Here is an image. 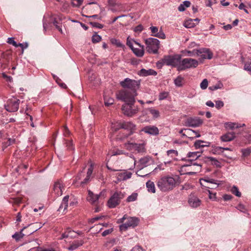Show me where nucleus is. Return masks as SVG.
I'll list each match as a JSON object with an SVG mask.
<instances>
[{"mask_svg": "<svg viewBox=\"0 0 251 251\" xmlns=\"http://www.w3.org/2000/svg\"><path fill=\"white\" fill-rule=\"evenodd\" d=\"M139 219L136 217H128L125 215L122 218L118 220L117 223L121 224L119 226L121 231H126L129 227H134L139 224Z\"/></svg>", "mask_w": 251, "mask_h": 251, "instance_id": "nucleus-1", "label": "nucleus"}, {"mask_svg": "<svg viewBox=\"0 0 251 251\" xmlns=\"http://www.w3.org/2000/svg\"><path fill=\"white\" fill-rule=\"evenodd\" d=\"M176 181L171 176H165L161 178L157 182L158 188L163 192L171 190L175 186Z\"/></svg>", "mask_w": 251, "mask_h": 251, "instance_id": "nucleus-2", "label": "nucleus"}, {"mask_svg": "<svg viewBox=\"0 0 251 251\" xmlns=\"http://www.w3.org/2000/svg\"><path fill=\"white\" fill-rule=\"evenodd\" d=\"M125 193L119 191H116L111 196L107 201V205L110 208H113L118 205L121 200L125 197Z\"/></svg>", "mask_w": 251, "mask_h": 251, "instance_id": "nucleus-3", "label": "nucleus"}, {"mask_svg": "<svg viewBox=\"0 0 251 251\" xmlns=\"http://www.w3.org/2000/svg\"><path fill=\"white\" fill-rule=\"evenodd\" d=\"M199 65V62L197 60L186 58L181 60L178 66V71H183L188 69L195 68Z\"/></svg>", "mask_w": 251, "mask_h": 251, "instance_id": "nucleus-4", "label": "nucleus"}, {"mask_svg": "<svg viewBox=\"0 0 251 251\" xmlns=\"http://www.w3.org/2000/svg\"><path fill=\"white\" fill-rule=\"evenodd\" d=\"M136 92H134L132 94L126 90H121L116 94L117 99L121 100L126 103L131 102L134 103L135 101V97L137 96Z\"/></svg>", "mask_w": 251, "mask_h": 251, "instance_id": "nucleus-5", "label": "nucleus"}, {"mask_svg": "<svg viewBox=\"0 0 251 251\" xmlns=\"http://www.w3.org/2000/svg\"><path fill=\"white\" fill-rule=\"evenodd\" d=\"M146 49L148 52L155 54L158 52L160 47V42L156 38H149L145 40Z\"/></svg>", "mask_w": 251, "mask_h": 251, "instance_id": "nucleus-6", "label": "nucleus"}, {"mask_svg": "<svg viewBox=\"0 0 251 251\" xmlns=\"http://www.w3.org/2000/svg\"><path fill=\"white\" fill-rule=\"evenodd\" d=\"M141 81L140 80L131 79L129 78H126L124 80L120 81L121 86L124 88L130 89L134 92L139 88Z\"/></svg>", "mask_w": 251, "mask_h": 251, "instance_id": "nucleus-7", "label": "nucleus"}, {"mask_svg": "<svg viewBox=\"0 0 251 251\" xmlns=\"http://www.w3.org/2000/svg\"><path fill=\"white\" fill-rule=\"evenodd\" d=\"M187 156L189 158H192V159H188L187 160V162L189 163V164H187L186 166H189L193 165L194 166H196V169H195V171H196V172H189L188 174L192 175L197 172H200L201 166L194 162V161L200 156V153L198 151L189 152L187 153Z\"/></svg>", "mask_w": 251, "mask_h": 251, "instance_id": "nucleus-8", "label": "nucleus"}, {"mask_svg": "<svg viewBox=\"0 0 251 251\" xmlns=\"http://www.w3.org/2000/svg\"><path fill=\"white\" fill-rule=\"evenodd\" d=\"M122 110L125 115L132 117L138 113L139 108L137 106L134 105V103L129 102L123 104Z\"/></svg>", "mask_w": 251, "mask_h": 251, "instance_id": "nucleus-9", "label": "nucleus"}, {"mask_svg": "<svg viewBox=\"0 0 251 251\" xmlns=\"http://www.w3.org/2000/svg\"><path fill=\"white\" fill-rule=\"evenodd\" d=\"M181 56L180 55L165 56L162 59L164 64L173 67H176L178 69V66L180 62Z\"/></svg>", "mask_w": 251, "mask_h": 251, "instance_id": "nucleus-10", "label": "nucleus"}, {"mask_svg": "<svg viewBox=\"0 0 251 251\" xmlns=\"http://www.w3.org/2000/svg\"><path fill=\"white\" fill-rule=\"evenodd\" d=\"M65 190L64 184L61 180H57L54 182L53 187V193L55 197L61 196Z\"/></svg>", "mask_w": 251, "mask_h": 251, "instance_id": "nucleus-11", "label": "nucleus"}, {"mask_svg": "<svg viewBox=\"0 0 251 251\" xmlns=\"http://www.w3.org/2000/svg\"><path fill=\"white\" fill-rule=\"evenodd\" d=\"M20 100L14 98L8 100L7 104L5 105V109L7 111L13 112L17 111L19 109Z\"/></svg>", "mask_w": 251, "mask_h": 251, "instance_id": "nucleus-12", "label": "nucleus"}, {"mask_svg": "<svg viewBox=\"0 0 251 251\" xmlns=\"http://www.w3.org/2000/svg\"><path fill=\"white\" fill-rule=\"evenodd\" d=\"M154 160L152 157L150 156H144L139 160L138 167L140 169L153 164Z\"/></svg>", "mask_w": 251, "mask_h": 251, "instance_id": "nucleus-13", "label": "nucleus"}, {"mask_svg": "<svg viewBox=\"0 0 251 251\" xmlns=\"http://www.w3.org/2000/svg\"><path fill=\"white\" fill-rule=\"evenodd\" d=\"M213 53L208 48H201L198 49V56L203 59H211L213 57Z\"/></svg>", "mask_w": 251, "mask_h": 251, "instance_id": "nucleus-14", "label": "nucleus"}, {"mask_svg": "<svg viewBox=\"0 0 251 251\" xmlns=\"http://www.w3.org/2000/svg\"><path fill=\"white\" fill-rule=\"evenodd\" d=\"M115 175L117 180L115 181V182L118 183L120 181H125L131 178L132 173L130 172L124 171L123 172H118Z\"/></svg>", "mask_w": 251, "mask_h": 251, "instance_id": "nucleus-15", "label": "nucleus"}, {"mask_svg": "<svg viewBox=\"0 0 251 251\" xmlns=\"http://www.w3.org/2000/svg\"><path fill=\"white\" fill-rule=\"evenodd\" d=\"M122 129L129 132V135L132 134L136 129V126L131 122H122Z\"/></svg>", "mask_w": 251, "mask_h": 251, "instance_id": "nucleus-16", "label": "nucleus"}, {"mask_svg": "<svg viewBox=\"0 0 251 251\" xmlns=\"http://www.w3.org/2000/svg\"><path fill=\"white\" fill-rule=\"evenodd\" d=\"M188 203L191 207L197 208L201 205V201L197 196L191 194L189 197Z\"/></svg>", "mask_w": 251, "mask_h": 251, "instance_id": "nucleus-17", "label": "nucleus"}, {"mask_svg": "<svg viewBox=\"0 0 251 251\" xmlns=\"http://www.w3.org/2000/svg\"><path fill=\"white\" fill-rule=\"evenodd\" d=\"M203 123L202 120L200 118H189L186 121V124L189 126L191 127H198L201 126Z\"/></svg>", "mask_w": 251, "mask_h": 251, "instance_id": "nucleus-18", "label": "nucleus"}, {"mask_svg": "<svg viewBox=\"0 0 251 251\" xmlns=\"http://www.w3.org/2000/svg\"><path fill=\"white\" fill-rule=\"evenodd\" d=\"M142 131L151 135H157L159 132L158 127L154 126H146L142 129Z\"/></svg>", "mask_w": 251, "mask_h": 251, "instance_id": "nucleus-19", "label": "nucleus"}, {"mask_svg": "<svg viewBox=\"0 0 251 251\" xmlns=\"http://www.w3.org/2000/svg\"><path fill=\"white\" fill-rule=\"evenodd\" d=\"M94 166L92 163H91L88 168L87 174L84 180L80 182V184H85L89 182L91 177V176L93 171Z\"/></svg>", "mask_w": 251, "mask_h": 251, "instance_id": "nucleus-20", "label": "nucleus"}, {"mask_svg": "<svg viewBox=\"0 0 251 251\" xmlns=\"http://www.w3.org/2000/svg\"><path fill=\"white\" fill-rule=\"evenodd\" d=\"M99 198V195H95L91 191H88V195L87 198V201L93 204H95Z\"/></svg>", "mask_w": 251, "mask_h": 251, "instance_id": "nucleus-21", "label": "nucleus"}, {"mask_svg": "<svg viewBox=\"0 0 251 251\" xmlns=\"http://www.w3.org/2000/svg\"><path fill=\"white\" fill-rule=\"evenodd\" d=\"M235 137L234 132H228L223 135L221 137V139L223 142H229L233 140Z\"/></svg>", "mask_w": 251, "mask_h": 251, "instance_id": "nucleus-22", "label": "nucleus"}, {"mask_svg": "<svg viewBox=\"0 0 251 251\" xmlns=\"http://www.w3.org/2000/svg\"><path fill=\"white\" fill-rule=\"evenodd\" d=\"M139 48L134 47L132 50L133 53L138 57H142L144 54V46L140 44L138 46Z\"/></svg>", "mask_w": 251, "mask_h": 251, "instance_id": "nucleus-23", "label": "nucleus"}, {"mask_svg": "<svg viewBox=\"0 0 251 251\" xmlns=\"http://www.w3.org/2000/svg\"><path fill=\"white\" fill-rule=\"evenodd\" d=\"M146 143L142 141L141 143H136L135 146L134 151H137L138 152H144L146 151Z\"/></svg>", "mask_w": 251, "mask_h": 251, "instance_id": "nucleus-24", "label": "nucleus"}, {"mask_svg": "<svg viewBox=\"0 0 251 251\" xmlns=\"http://www.w3.org/2000/svg\"><path fill=\"white\" fill-rule=\"evenodd\" d=\"M182 53L187 56H198V49L185 50L182 51Z\"/></svg>", "mask_w": 251, "mask_h": 251, "instance_id": "nucleus-25", "label": "nucleus"}, {"mask_svg": "<svg viewBox=\"0 0 251 251\" xmlns=\"http://www.w3.org/2000/svg\"><path fill=\"white\" fill-rule=\"evenodd\" d=\"M69 196H66L64 197L62 201L59 206V210L62 211L64 212L65 210L67 209V207L68 206V201H69Z\"/></svg>", "mask_w": 251, "mask_h": 251, "instance_id": "nucleus-26", "label": "nucleus"}, {"mask_svg": "<svg viewBox=\"0 0 251 251\" xmlns=\"http://www.w3.org/2000/svg\"><path fill=\"white\" fill-rule=\"evenodd\" d=\"M111 129L113 132H116L120 129H122V122L115 121L111 123Z\"/></svg>", "mask_w": 251, "mask_h": 251, "instance_id": "nucleus-27", "label": "nucleus"}, {"mask_svg": "<svg viewBox=\"0 0 251 251\" xmlns=\"http://www.w3.org/2000/svg\"><path fill=\"white\" fill-rule=\"evenodd\" d=\"M139 75L142 76H148L150 75H157V73L152 69L146 70L142 69L140 70Z\"/></svg>", "mask_w": 251, "mask_h": 251, "instance_id": "nucleus-28", "label": "nucleus"}, {"mask_svg": "<svg viewBox=\"0 0 251 251\" xmlns=\"http://www.w3.org/2000/svg\"><path fill=\"white\" fill-rule=\"evenodd\" d=\"M210 143L209 142H205L202 140H197L194 143V146L196 149L200 148L209 147Z\"/></svg>", "mask_w": 251, "mask_h": 251, "instance_id": "nucleus-29", "label": "nucleus"}, {"mask_svg": "<svg viewBox=\"0 0 251 251\" xmlns=\"http://www.w3.org/2000/svg\"><path fill=\"white\" fill-rule=\"evenodd\" d=\"M30 224H28L27 226H24L19 232H16L14 234L12 235V237L14 238L16 241H19L21 239L23 238L24 236V234L23 233V230L28 226Z\"/></svg>", "mask_w": 251, "mask_h": 251, "instance_id": "nucleus-30", "label": "nucleus"}, {"mask_svg": "<svg viewBox=\"0 0 251 251\" xmlns=\"http://www.w3.org/2000/svg\"><path fill=\"white\" fill-rule=\"evenodd\" d=\"M147 110L149 112L154 119H157L160 117V112L158 110L156 109L153 107L149 108Z\"/></svg>", "mask_w": 251, "mask_h": 251, "instance_id": "nucleus-31", "label": "nucleus"}, {"mask_svg": "<svg viewBox=\"0 0 251 251\" xmlns=\"http://www.w3.org/2000/svg\"><path fill=\"white\" fill-rule=\"evenodd\" d=\"M124 146V148L127 150L131 151H134L135 149V143L131 141H128L127 142L125 143Z\"/></svg>", "mask_w": 251, "mask_h": 251, "instance_id": "nucleus-32", "label": "nucleus"}, {"mask_svg": "<svg viewBox=\"0 0 251 251\" xmlns=\"http://www.w3.org/2000/svg\"><path fill=\"white\" fill-rule=\"evenodd\" d=\"M191 5L189 1H184L182 3L180 4L178 7V10L180 12H183L185 10L186 8L189 7Z\"/></svg>", "mask_w": 251, "mask_h": 251, "instance_id": "nucleus-33", "label": "nucleus"}, {"mask_svg": "<svg viewBox=\"0 0 251 251\" xmlns=\"http://www.w3.org/2000/svg\"><path fill=\"white\" fill-rule=\"evenodd\" d=\"M146 187L149 192L154 193L155 192V188L154 183L151 180H149L146 183Z\"/></svg>", "mask_w": 251, "mask_h": 251, "instance_id": "nucleus-34", "label": "nucleus"}, {"mask_svg": "<svg viewBox=\"0 0 251 251\" xmlns=\"http://www.w3.org/2000/svg\"><path fill=\"white\" fill-rule=\"evenodd\" d=\"M103 97L105 106H109L114 103V100L112 98L107 96L105 94Z\"/></svg>", "mask_w": 251, "mask_h": 251, "instance_id": "nucleus-35", "label": "nucleus"}, {"mask_svg": "<svg viewBox=\"0 0 251 251\" xmlns=\"http://www.w3.org/2000/svg\"><path fill=\"white\" fill-rule=\"evenodd\" d=\"M127 45L132 50L134 48V45L140 46V44L136 41H134L129 37L127 38Z\"/></svg>", "mask_w": 251, "mask_h": 251, "instance_id": "nucleus-36", "label": "nucleus"}, {"mask_svg": "<svg viewBox=\"0 0 251 251\" xmlns=\"http://www.w3.org/2000/svg\"><path fill=\"white\" fill-rule=\"evenodd\" d=\"M167 154L172 159L176 160V156L178 155V152L176 150H170L167 151Z\"/></svg>", "mask_w": 251, "mask_h": 251, "instance_id": "nucleus-37", "label": "nucleus"}, {"mask_svg": "<svg viewBox=\"0 0 251 251\" xmlns=\"http://www.w3.org/2000/svg\"><path fill=\"white\" fill-rule=\"evenodd\" d=\"M183 25L185 27L189 28L194 27L196 25V24L194 23V20L193 19H189L186 20L184 22V23L183 24Z\"/></svg>", "mask_w": 251, "mask_h": 251, "instance_id": "nucleus-38", "label": "nucleus"}, {"mask_svg": "<svg viewBox=\"0 0 251 251\" xmlns=\"http://www.w3.org/2000/svg\"><path fill=\"white\" fill-rule=\"evenodd\" d=\"M187 134L188 135L191 136V138L193 137H200L201 136L200 134L198 131H195L191 129H187Z\"/></svg>", "mask_w": 251, "mask_h": 251, "instance_id": "nucleus-39", "label": "nucleus"}, {"mask_svg": "<svg viewBox=\"0 0 251 251\" xmlns=\"http://www.w3.org/2000/svg\"><path fill=\"white\" fill-rule=\"evenodd\" d=\"M207 158L208 161L211 162L212 165L216 166L217 167H221V162L216 158L212 157H208Z\"/></svg>", "mask_w": 251, "mask_h": 251, "instance_id": "nucleus-40", "label": "nucleus"}, {"mask_svg": "<svg viewBox=\"0 0 251 251\" xmlns=\"http://www.w3.org/2000/svg\"><path fill=\"white\" fill-rule=\"evenodd\" d=\"M245 126V124H243L242 125H239L238 124L235 123L228 122L226 124V127H229L230 129H233L234 128H238Z\"/></svg>", "mask_w": 251, "mask_h": 251, "instance_id": "nucleus-41", "label": "nucleus"}, {"mask_svg": "<svg viewBox=\"0 0 251 251\" xmlns=\"http://www.w3.org/2000/svg\"><path fill=\"white\" fill-rule=\"evenodd\" d=\"M107 226V224L106 223L98 224L95 225L93 227H92V228L96 229V231L94 232V233L99 232L102 229L103 226Z\"/></svg>", "mask_w": 251, "mask_h": 251, "instance_id": "nucleus-42", "label": "nucleus"}, {"mask_svg": "<svg viewBox=\"0 0 251 251\" xmlns=\"http://www.w3.org/2000/svg\"><path fill=\"white\" fill-rule=\"evenodd\" d=\"M183 78L181 76H177L175 80V84L177 87H181L182 86V82Z\"/></svg>", "mask_w": 251, "mask_h": 251, "instance_id": "nucleus-43", "label": "nucleus"}, {"mask_svg": "<svg viewBox=\"0 0 251 251\" xmlns=\"http://www.w3.org/2000/svg\"><path fill=\"white\" fill-rule=\"evenodd\" d=\"M230 191L232 194L238 197H240L241 196V193L240 192L238 188L236 186H233L230 190Z\"/></svg>", "mask_w": 251, "mask_h": 251, "instance_id": "nucleus-44", "label": "nucleus"}, {"mask_svg": "<svg viewBox=\"0 0 251 251\" xmlns=\"http://www.w3.org/2000/svg\"><path fill=\"white\" fill-rule=\"evenodd\" d=\"M200 183L203 186V184H202V181H205V182H209V183H213V184H217V186L219 185V183H218L217 182V181L214 180V179H212V178H207V179H201L200 180Z\"/></svg>", "mask_w": 251, "mask_h": 251, "instance_id": "nucleus-45", "label": "nucleus"}, {"mask_svg": "<svg viewBox=\"0 0 251 251\" xmlns=\"http://www.w3.org/2000/svg\"><path fill=\"white\" fill-rule=\"evenodd\" d=\"M84 0H72V5L74 7H78L82 3Z\"/></svg>", "mask_w": 251, "mask_h": 251, "instance_id": "nucleus-46", "label": "nucleus"}, {"mask_svg": "<svg viewBox=\"0 0 251 251\" xmlns=\"http://www.w3.org/2000/svg\"><path fill=\"white\" fill-rule=\"evenodd\" d=\"M101 37L97 34H95L92 36V42L93 43H99L101 41Z\"/></svg>", "mask_w": 251, "mask_h": 251, "instance_id": "nucleus-47", "label": "nucleus"}, {"mask_svg": "<svg viewBox=\"0 0 251 251\" xmlns=\"http://www.w3.org/2000/svg\"><path fill=\"white\" fill-rule=\"evenodd\" d=\"M169 92H162L159 93L158 95V99L159 100H162L166 99L169 96Z\"/></svg>", "mask_w": 251, "mask_h": 251, "instance_id": "nucleus-48", "label": "nucleus"}, {"mask_svg": "<svg viewBox=\"0 0 251 251\" xmlns=\"http://www.w3.org/2000/svg\"><path fill=\"white\" fill-rule=\"evenodd\" d=\"M208 197L210 200L212 201H217V198L216 196V193H213L210 190H208Z\"/></svg>", "mask_w": 251, "mask_h": 251, "instance_id": "nucleus-49", "label": "nucleus"}, {"mask_svg": "<svg viewBox=\"0 0 251 251\" xmlns=\"http://www.w3.org/2000/svg\"><path fill=\"white\" fill-rule=\"evenodd\" d=\"M110 41L112 44L116 45L118 47H124L123 44L119 40L115 38L111 39Z\"/></svg>", "mask_w": 251, "mask_h": 251, "instance_id": "nucleus-50", "label": "nucleus"}, {"mask_svg": "<svg viewBox=\"0 0 251 251\" xmlns=\"http://www.w3.org/2000/svg\"><path fill=\"white\" fill-rule=\"evenodd\" d=\"M15 143V139L14 138H9L6 142L3 143V146L7 147L14 144Z\"/></svg>", "mask_w": 251, "mask_h": 251, "instance_id": "nucleus-51", "label": "nucleus"}, {"mask_svg": "<svg viewBox=\"0 0 251 251\" xmlns=\"http://www.w3.org/2000/svg\"><path fill=\"white\" fill-rule=\"evenodd\" d=\"M223 84L221 82H219L215 85L209 87V89L212 91H214L219 89H221L223 88Z\"/></svg>", "mask_w": 251, "mask_h": 251, "instance_id": "nucleus-52", "label": "nucleus"}, {"mask_svg": "<svg viewBox=\"0 0 251 251\" xmlns=\"http://www.w3.org/2000/svg\"><path fill=\"white\" fill-rule=\"evenodd\" d=\"M81 244H79L78 242H75L72 243L68 248V249L69 251H74L76 250Z\"/></svg>", "mask_w": 251, "mask_h": 251, "instance_id": "nucleus-53", "label": "nucleus"}, {"mask_svg": "<svg viewBox=\"0 0 251 251\" xmlns=\"http://www.w3.org/2000/svg\"><path fill=\"white\" fill-rule=\"evenodd\" d=\"M137 194L136 193H133L127 197L126 201L127 202L135 201L137 199Z\"/></svg>", "mask_w": 251, "mask_h": 251, "instance_id": "nucleus-54", "label": "nucleus"}, {"mask_svg": "<svg viewBox=\"0 0 251 251\" xmlns=\"http://www.w3.org/2000/svg\"><path fill=\"white\" fill-rule=\"evenodd\" d=\"M53 25L56 26V28L60 31L61 33L62 32V24L60 22H58L56 19L54 20Z\"/></svg>", "mask_w": 251, "mask_h": 251, "instance_id": "nucleus-55", "label": "nucleus"}, {"mask_svg": "<svg viewBox=\"0 0 251 251\" xmlns=\"http://www.w3.org/2000/svg\"><path fill=\"white\" fill-rule=\"evenodd\" d=\"M74 233V231H72L71 230H69L68 231H66L64 233H63L61 235V237L60 238L61 239L68 238L69 237H72L73 235L72 233Z\"/></svg>", "mask_w": 251, "mask_h": 251, "instance_id": "nucleus-56", "label": "nucleus"}, {"mask_svg": "<svg viewBox=\"0 0 251 251\" xmlns=\"http://www.w3.org/2000/svg\"><path fill=\"white\" fill-rule=\"evenodd\" d=\"M208 82L207 79H204L200 84V87L201 89L204 90L208 86Z\"/></svg>", "mask_w": 251, "mask_h": 251, "instance_id": "nucleus-57", "label": "nucleus"}, {"mask_svg": "<svg viewBox=\"0 0 251 251\" xmlns=\"http://www.w3.org/2000/svg\"><path fill=\"white\" fill-rule=\"evenodd\" d=\"M155 37L162 39H164L166 38L165 34L162 30H160L155 35Z\"/></svg>", "mask_w": 251, "mask_h": 251, "instance_id": "nucleus-58", "label": "nucleus"}, {"mask_svg": "<svg viewBox=\"0 0 251 251\" xmlns=\"http://www.w3.org/2000/svg\"><path fill=\"white\" fill-rule=\"evenodd\" d=\"M90 24L93 27H96L99 29H101L103 27V25L102 24H100L96 22H90Z\"/></svg>", "mask_w": 251, "mask_h": 251, "instance_id": "nucleus-59", "label": "nucleus"}, {"mask_svg": "<svg viewBox=\"0 0 251 251\" xmlns=\"http://www.w3.org/2000/svg\"><path fill=\"white\" fill-rule=\"evenodd\" d=\"M7 43L9 44L12 45L15 47H17V43L14 41V38L9 37L7 39Z\"/></svg>", "mask_w": 251, "mask_h": 251, "instance_id": "nucleus-60", "label": "nucleus"}, {"mask_svg": "<svg viewBox=\"0 0 251 251\" xmlns=\"http://www.w3.org/2000/svg\"><path fill=\"white\" fill-rule=\"evenodd\" d=\"M224 105V103L222 100H217L215 102V107L218 109L223 107Z\"/></svg>", "mask_w": 251, "mask_h": 251, "instance_id": "nucleus-61", "label": "nucleus"}, {"mask_svg": "<svg viewBox=\"0 0 251 251\" xmlns=\"http://www.w3.org/2000/svg\"><path fill=\"white\" fill-rule=\"evenodd\" d=\"M102 218V216H96L93 218H91L89 220L88 222L89 224H93L95 223L96 221H98L101 219Z\"/></svg>", "mask_w": 251, "mask_h": 251, "instance_id": "nucleus-62", "label": "nucleus"}, {"mask_svg": "<svg viewBox=\"0 0 251 251\" xmlns=\"http://www.w3.org/2000/svg\"><path fill=\"white\" fill-rule=\"evenodd\" d=\"M244 68L245 70L251 72V61L246 62Z\"/></svg>", "mask_w": 251, "mask_h": 251, "instance_id": "nucleus-63", "label": "nucleus"}, {"mask_svg": "<svg viewBox=\"0 0 251 251\" xmlns=\"http://www.w3.org/2000/svg\"><path fill=\"white\" fill-rule=\"evenodd\" d=\"M150 29L152 36H155V35L158 32V28L156 26H151L150 27Z\"/></svg>", "mask_w": 251, "mask_h": 251, "instance_id": "nucleus-64", "label": "nucleus"}]
</instances>
